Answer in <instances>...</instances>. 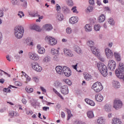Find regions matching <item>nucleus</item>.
<instances>
[{"instance_id":"obj_59","label":"nucleus","mask_w":124,"mask_h":124,"mask_svg":"<svg viewBox=\"0 0 124 124\" xmlns=\"http://www.w3.org/2000/svg\"><path fill=\"white\" fill-rule=\"evenodd\" d=\"M124 66V63H123V62H120L119 63V67H123Z\"/></svg>"},{"instance_id":"obj_39","label":"nucleus","mask_w":124,"mask_h":124,"mask_svg":"<svg viewBox=\"0 0 124 124\" xmlns=\"http://www.w3.org/2000/svg\"><path fill=\"white\" fill-rule=\"evenodd\" d=\"M51 61V58L49 56H46L45 59H43L44 62H49Z\"/></svg>"},{"instance_id":"obj_15","label":"nucleus","mask_w":124,"mask_h":124,"mask_svg":"<svg viewBox=\"0 0 124 124\" xmlns=\"http://www.w3.org/2000/svg\"><path fill=\"white\" fill-rule=\"evenodd\" d=\"M37 48L38 49V54L43 55V54L45 53V48L43 47H41V46L40 45H38L37 46Z\"/></svg>"},{"instance_id":"obj_11","label":"nucleus","mask_w":124,"mask_h":124,"mask_svg":"<svg viewBox=\"0 0 124 124\" xmlns=\"http://www.w3.org/2000/svg\"><path fill=\"white\" fill-rule=\"evenodd\" d=\"M105 53L108 59H110V58H112L114 54H113V51L110 49V48L107 47L105 49Z\"/></svg>"},{"instance_id":"obj_22","label":"nucleus","mask_w":124,"mask_h":124,"mask_svg":"<svg viewBox=\"0 0 124 124\" xmlns=\"http://www.w3.org/2000/svg\"><path fill=\"white\" fill-rule=\"evenodd\" d=\"M95 98L96 101L101 102L103 100V96L101 94H97L95 96Z\"/></svg>"},{"instance_id":"obj_4","label":"nucleus","mask_w":124,"mask_h":124,"mask_svg":"<svg viewBox=\"0 0 124 124\" xmlns=\"http://www.w3.org/2000/svg\"><path fill=\"white\" fill-rule=\"evenodd\" d=\"M45 39L48 44L51 46H54L57 44V40L52 36H47Z\"/></svg>"},{"instance_id":"obj_50","label":"nucleus","mask_w":124,"mask_h":124,"mask_svg":"<svg viewBox=\"0 0 124 124\" xmlns=\"http://www.w3.org/2000/svg\"><path fill=\"white\" fill-rule=\"evenodd\" d=\"M3 92L4 93H10L11 91H10V89L8 88H4Z\"/></svg>"},{"instance_id":"obj_19","label":"nucleus","mask_w":124,"mask_h":124,"mask_svg":"<svg viewBox=\"0 0 124 124\" xmlns=\"http://www.w3.org/2000/svg\"><path fill=\"white\" fill-rule=\"evenodd\" d=\"M43 29L46 31H50L53 29V26L51 24H46L43 26Z\"/></svg>"},{"instance_id":"obj_62","label":"nucleus","mask_w":124,"mask_h":124,"mask_svg":"<svg viewBox=\"0 0 124 124\" xmlns=\"http://www.w3.org/2000/svg\"><path fill=\"white\" fill-rule=\"evenodd\" d=\"M3 16V12L2 10H0V17Z\"/></svg>"},{"instance_id":"obj_23","label":"nucleus","mask_w":124,"mask_h":124,"mask_svg":"<svg viewBox=\"0 0 124 124\" xmlns=\"http://www.w3.org/2000/svg\"><path fill=\"white\" fill-rule=\"evenodd\" d=\"M85 101L87 104H89L91 106H94L95 105V103H94V102H93V100H90V99H85Z\"/></svg>"},{"instance_id":"obj_42","label":"nucleus","mask_w":124,"mask_h":124,"mask_svg":"<svg viewBox=\"0 0 124 124\" xmlns=\"http://www.w3.org/2000/svg\"><path fill=\"white\" fill-rule=\"evenodd\" d=\"M68 6H73V1L72 0H66Z\"/></svg>"},{"instance_id":"obj_5","label":"nucleus","mask_w":124,"mask_h":124,"mask_svg":"<svg viewBox=\"0 0 124 124\" xmlns=\"http://www.w3.org/2000/svg\"><path fill=\"white\" fill-rule=\"evenodd\" d=\"M113 108H115L116 110H119L123 107V102L120 99H115L113 102Z\"/></svg>"},{"instance_id":"obj_47","label":"nucleus","mask_w":124,"mask_h":124,"mask_svg":"<svg viewBox=\"0 0 124 124\" xmlns=\"http://www.w3.org/2000/svg\"><path fill=\"white\" fill-rule=\"evenodd\" d=\"M77 7L76 6L73 7L71 10L73 11V13H76L77 14H78V11H77Z\"/></svg>"},{"instance_id":"obj_16","label":"nucleus","mask_w":124,"mask_h":124,"mask_svg":"<svg viewBox=\"0 0 124 124\" xmlns=\"http://www.w3.org/2000/svg\"><path fill=\"white\" fill-rule=\"evenodd\" d=\"M63 52L64 55L67 57H73L74 56L73 53H72V52H71V50L67 49V48H64Z\"/></svg>"},{"instance_id":"obj_14","label":"nucleus","mask_w":124,"mask_h":124,"mask_svg":"<svg viewBox=\"0 0 124 124\" xmlns=\"http://www.w3.org/2000/svg\"><path fill=\"white\" fill-rule=\"evenodd\" d=\"M55 69L58 74H60V75L63 74V67L61 66H57L56 67Z\"/></svg>"},{"instance_id":"obj_29","label":"nucleus","mask_w":124,"mask_h":124,"mask_svg":"<svg viewBox=\"0 0 124 124\" xmlns=\"http://www.w3.org/2000/svg\"><path fill=\"white\" fill-rule=\"evenodd\" d=\"M98 21L99 22V23H102L104 22V21H105V16L104 15H101L99 17Z\"/></svg>"},{"instance_id":"obj_61","label":"nucleus","mask_w":124,"mask_h":124,"mask_svg":"<svg viewBox=\"0 0 124 124\" xmlns=\"http://www.w3.org/2000/svg\"><path fill=\"white\" fill-rule=\"evenodd\" d=\"M40 88L41 91H42V92H43L44 93H46V90L44 89V88L41 87Z\"/></svg>"},{"instance_id":"obj_8","label":"nucleus","mask_w":124,"mask_h":124,"mask_svg":"<svg viewBox=\"0 0 124 124\" xmlns=\"http://www.w3.org/2000/svg\"><path fill=\"white\" fill-rule=\"evenodd\" d=\"M71 70L70 68L67 67V66H63V74H64L65 76L66 77H69L71 75Z\"/></svg>"},{"instance_id":"obj_31","label":"nucleus","mask_w":124,"mask_h":124,"mask_svg":"<svg viewBox=\"0 0 124 124\" xmlns=\"http://www.w3.org/2000/svg\"><path fill=\"white\" fill-rule=\"evenodd\" d=\"M112 85L114 88H120L121 87V85L120 84V82L117 81H114L112 82Z\"/></svg>"},{"instance_id":"obj_63","label":"nucleus","mask_w":124,"mask_h":124,"mask_svg":"<svg viewBox=\"0 0 124 124\" xmlns=\"http://www.w3.org/2000/svg\"><path fill=\"white\" fill-rule=\"evenodd\" d=\"M98 58L99 60H100V61H101V62H104V58L99 57V56H98Z\"/></svg>"},{"instance_id":"obj_21","label":"nucleus","mask_w":124,"mask_h":124,"mask_svg":"<svg viewBox=\"0 0 124 124\" xmlns=\"http://www.w3.org/2000/svg\"><path fill=\"white\" fill-rule=\"evenodd\" d=\"M78 22V17L77 16H73L69 19V23L70 24H76Z\"/></svg>"},{"instance_id":"obj_13","label":"nucleus","mask_w":124,"mask_h":124,"mask_svg":"<svg viewBox=\"0 0 124 124\" xmlns=\"http://www.w3.org/2000/svg\"><path fill=\"white\" fill-rule=\"evenodd\" d=\"M61 93L62 94H68V87L67 85H64L61 87Z\"/></svg>"},{"instance_id":"obj_20","label":"nucleus","mask_w":124,"mask_h":124,"mask_svg":"<svg viewBox=\"0 0 124 124\" xmlns=\"http://www.w3.org/2000/svg\"><path fill=\"white\" fill-rule=\"evenodd\" d=\"M24 43H26L27 45L29 46H33V43L32 42V40L31 38H28L27 39L24 41Z\"/></svg>"},{"instance_id":"obj_48","label":"nucleus","mask_w":124,"mask_h":124,"mask_svg":"<svg viewBox=\"0 0 124 124\" xmlns=\"http://www.w3.org/2000/svg\"><path fill=\"white\" fill-rule=\"evenodd\" d=\"M66 32L69 34H70V33H71V32H72V30H71V29L70 28V27H68L66 29Z\"/></svg>"},{"instance_id":"obj_34","label":"nucleus","mask_w":124,"mask_h":124,"mask_svg":"<svg viewBox=\"0 0 124 124\" xmlns=\"http://www.w3.org/2000/svg\"><path fill=\"white\" fill-rule=\"evenodd\" d=\"M57 20H59V21H62L63 20V15L62 14L59 13L57 16Z\"/></svg>"},{"instance_id":"obj_35","label":"nucleus","mask_w":124,"mask_h":124,"mask_svg":"<svg viewBox=\"0 0 124 124\" xmlns=\"http://www.w3.org/2000/svg\"><path fill=\"white\" fill-rule=\"evenodd\" d=\"M74 50L78 54H81L82 53V50L79 46H76Z\"/></svg>"},{"instance_id":"obj_12","label":"nucleus","mask_w":124,"mask_h":124,"mask_svg":"<svg viewBox=\"0 0 124 124\" xmlns=\"http://www.w3.org/2000/svg\"><path fill=\"white\" fill-rule=\"evenodd\" d=\"M91 50L92 51V53L96 56V57H99V49L96 48V47H91Z\"/></svg>"},{"instance_id":"obj_38","label":"nucleus","mask_w":124,"mask_h":124,"mask_svg":"<svg viewBox=\"0 0 124 124\" xmlns=\"http://www.w3.org/2000/svg\"><path fill=\"white\" fill-rule=\"evenodd\" d=\"M33 29L36 31H41V29H40V27L37 25H35L33 26Z\"/></svg>"},{"instance_id":"obj_24","label":"nucleus","mask_w":124,"mask_h":124,"mask_svg":"<svg viewBox=\"0 0 124 124\" xmlns=\"http://www.w3.org/2000/svg\"><path fill=\"white\" fill-rule=\"evenodd\" d=\"M112 124H123V123L119 119L115 118L112 119Z\"/></svg>"},{"instance_id":"obj_2","label":"nucleus","mask_w":124,"mask_h":124,"mask_svg":"<svg viewBox=\"0 0 124 124\" xmlns=\"http://www.w3.org/2000/svg\"><path fill=\"white\" fill-rule=\"evenodd\" d=\"M24 28L21 26H18L15 28V35L16 38L20 39L24 35Z\"/></svg>"},{"instance_id":"obj_17","label":"nucleus","mask_w":124,"mask_h":124,"mask_svg":"<svg viewBox=\"0 0 124 124\" xmlns=\"http://www.w3.org/2000/svg\"><path fill=\"white\" fill-rule=\"evenodd\" d=\"M52 55L54 56H59L60 55V48H52L51 50Z\"/></svg>"},{"instance_id":"obj_56","label":"nucleus","mask_w":124,"mask_h":124,"mask_svg":"<svg viewBox=\"0 0 124 124\" xmlns=\"http://www.w3.org/2000/svg\"><path fill=\"white\" fill-rule=\"evenodd\" d=\"M89 3L92 5H93L94 4V1L93 0H89Z\"/></svg>"},{"instance_id":"obj_54","label":"nucleus","mask_w":124,"mask_h":124,"mask_svg":"<svg viewBox=\"0 0 124 124\" xmlns=\"http://www.w3.org/2000/svg\"><path fill=\"white\" fill-rule=\"evenodd\" d=\"M25 77L27 79V81L28 82H30V81L31 80V77H30V76H29L28 75L26 76V77Z\"/></svg>"},{"instance_id":"obj_33","label":"nucleus","mask_w":124,"mask_h":124,"mask_svg":"<svg viewBox=\"0 0 124 124\" xmlns=\"http://www.w3.org/2000/svg\"><path fill=\"white\" fill-rule=\"evenodd\" d=\"M39 17L38 19L36 20V22H40V19H43V16H40V15H38V13H36L33 15V17Z\"/></svg>"},{"instance_id":"obj_64","label":"nucleus","mask_w":124,"mask_h":124,"mask_svg":"<svg viewBox=\"0 0 124 124\" xmlns=\"http://www.w3.org/2000/svg\"><path fill=\"white\" fill-rule=\"evenodd\" d=\"M22 101L23 104H26V103H27V100H26L25 99H22Z\"/></svg>"},{"instance_id":"obj_32","label":"nucleus","mask_w":124,"mask_h":124,"mask_svg":"<svg viewBox=\"0 0 124 124\" xmlns=\"http://www.w3.org/2000/svg\"><path fill=\"white\" fill-rule=\"evenodd\" d=\"M104 109L107 112H110L111 111V105H106L104 106Z\"/></svg>"},{"instance_id":"obj_27","label":"nucleus","mask_w":124,"mask_h":124,"mask_svg":"<svg viewBox=\"0 0 124 124\" xmlns=\"http://www.w3.org/2000/svg\"><path fill=\"white\" fill-rule=\"evenodd\" d=\"M84 29L87 32L92 31H93V28L90 24H86L84 27Z\"/></svg>"},{"instance_id":"obj_6","label":"nucleus","mask_w":124,"mask_h":124,"mask_svg":"<svg viewBox=\"0 0 124 124\" xmlns=\"http://www.w3.org/2000/svg\"><path fill=\"white\" fill-rule=\"evenodd\" d=\"M31 66L34 70L37 72H41L42 71V67L39 66V64L35 62L31 63Z\"/></svg>"},{"instance_id":"obj_52","label":"nucleus","mask_w":124,"mask_h":124,"mask_svg":"<svg viewBox=\"0 0 124 124\" xmlns=\"http://www.w3.org/2000/svg\"><path fill=\"white\" fill-rule=\"evenodd\" d=\"M49 107H43V110L44 111H47V110H49Z\"/></svg>"},{"instance_id":"obj_58","label":"nucleus","mask_w":124,"mask_h":124,"mask_svg":"<svg viewBox=\"0 0 124 124\" xmlns=\"http://www.w3.org/2000/svg\"><path fill=\"white\" fill-rule=\"evenodd\" d=\"M104 10H105V11H110V8L108 7H106L104 8Z\"/></svg>"},{"instance_id":"obj_30","label":"nucleus","mask_w":124,"mask_h":124,"mask_svg":"<svg viewBox=\"0 0 124 124\" xmlns=\"http://www.w3.org/2000/svg\"><path fill=\"white\" fill-rule=\"evenodd\" d=\"M114 55L116 61L117 62H121V55H120V54L115 52Z\"/></svg>"},{"instance_id":"obj_44","label":"nucleus","mask_w":124,"mask_h":124,"mask_svg":"<svg viewBox=\"0 0 124 124\" xmlns=\"http://www.w3.org/2000/svg\"><path fill=\"white\" fill-rule=\"evenodd\" d=\"M93 10V7L92 6H89L88 7L87 9H86V12H92Z\"/></svg>"},{"instance_id":"obj_46","label":"nucleus","mask_w":124,"mask_h":124,"mask_svg":"<svg viewBox=\"0 0 124 124\" xmlns=\"http://www.w3.org/2000/svg\"><path fill=\"white\" fill-rule=\"evenodd\" d=\"M17 16H18L19 18H22V17H24V16H25V15L24 14V13H23V12L20 11L18 12Z\"/></svg>"},{"instance_id":"obj_49","label":"nucleus","mask_w":124,"mask_h":124,"mask_svg":"<svg viewBox=\"0 0 124 124\" xmlns=\"http://www.w3.org/2000/svg\"><path fill=\"white\" fill-rule=\"evenodd\" d=\"M56 8L57 11H60L61 10V6L59 4H57L56 5Z\"/></svg>"},{"instance_id":"obj_36","label":"nucleus","mask_w":124,"mask_h":124,"mask_svg":"<svg viewBox=\"0 0 124 124\" xmlns=\"http://www.w3.org/2000/svg\"><path fill=\"white\" fill-rule=\"evenodd\" d=\"M53 91L54 93H56V94H57V95H58V96H59V97H60V98H61V99H63V97H62V94H61V93H60L59 92H58L57 90L53 88Z\"/></svg>"},{"instance_id":"obj_9","label":"nucleus","mask_w":124,"mask_h":124,"mask_svg":"<svg viewBox=\"0 0 124 124\" xmlns=\"http://www.w3.org/2000/svg\"><path fill=\"white\" fill-rule=\"evenodd\" d=\"M29 57L30 59L33 61H38L39 60V56L35 53L30 52L29 53Z\"/></svg>"},{"instance_id":"obj_10","label":"nucleus","mask_w":124,"mask_h":124,"mask_svg":"<svg viewBox=\"0 0 124 124\" xmlns=\"http://www.w3.org/2000/svg\"><path fill=\"white\" fill-rule=\"evenodd\" d=\"M108 66L111 70H115L116 68V62L114 60H110L108 62Z\"/></svg>"},{"instance_id":"obj_40","label":"nucleus","mask_w":124,"mask_h":124,"mask_svg":"<svg viewBox=\"0 0 124 124\" xmlns=\"http://www.w3.org/2000/svg\"><path fill=\"white\" fill-rule=\"evenodd\" d=\"M63 81L69 86H71V85H72V82H71V81L68 79H63Z\"/></svg>"},{"instance_id":"obj_3","label":"nucleus","mask_w":124,"mask_h":124,"mask_svg":"<svg viewBox=\"0 0 124 124\" xmlns=\"http://www.w3.org/2000/svg\"><path fill=\"white\" fill-rule=\"evenodd\" d=\"M92 89L95 93H99L103 90V86L100 82H96L93 84Z\"/></svg>"},{"instance_id":"obj_57","label":"nucleus","mask_w":124,"mask_h":124,"mask_svg":"<svg viewBox=\"0 0 124 124\" xmlns=\"http://www.w3.org/2000/svg\"><path fill=\"white\" fill-rule=\"evenodd\" d=\"M33 81H34V82H36H36H38V78H36V77H34V78H33Z\"/></svg>"},{"instance_id":"obj_53","label":"nucleus","mask_w":124,"mask_h":124,"mask_svg":"<svg viewBox=\"0 0 124 124\" xmlns=\"http://www.w3.org/2000/svg\"><path fill=\"white\" fill-rule=\"evenodd\" d=\"M20 2H22V4H23V5L27 4V2L26 1V0H20Z\"/></svg>"},{"instance_id":"obj_26","label":"nucleus","mask_w":124,"mask_h":124,"mask_svg":"<svg viewBox=\"0 0 124 124\" xmlns=\"http://www.w3.org/2000/svg\"><path fill=\"white\" fill-rule=\"evenodd\" d=\"M97 123L98 124H105V119L103 117H99L97 120Z\"/></svg>"},{"instance_id":"obj_43","label":"nucleus","mask_w":124,"mask_h":124,"mask_svg":"<svg viewBox=\"0 0 124 124\" xmlns=\"http://www.w3.org/2000/svg\"><path fill=\"white\" fill-rule=\"evenodd\" d=\"M25 90L27 93H32L33 92V88L26 87Z\"/></svg>"},{"instance_id":"obj_7","label":"nucleus","mask_w":124,"mask_h":124,"mask_svg":"<svg viewBox=\"0 0 124 124\" xmlns=\"http://www.w3.org/2000/svg\"><path fill=\"white\" fill-rule=\"evenodd\" d=\"M124 72V66L119 67V69H116L115 70V74L119 79H123V75H124V73L123 72Z\"/></svg>"},{"instance_id":"obj_55","label":"nucleus","mask_w":124,"mask_h":124,"mask_svg":"<svg viewBox=\"0 0 124 124\" xmlns=\"http://www.w3.org/2000/svg\"><path fill=\"white\" fill-rule=\"evenodd\" d=\"M33 113V112H32V111H27L26 112V114L27 115H32Z\"/></svg>"},{"instance_id":"obj_28","label":"nucleus","mask_w":124,"mask_h":124,"mask_svg":"<svg viewBox=\"0 0 124 124\" xmlns=\"http://www.w3.org/2000/svg\"><path fill=\"white\" fill-rule=\"evenodd\" d=\"M87 117L89 119H93L94 117V114H93V111H88L87 112Z\"/></svg>"},{"instance_id":"obj_41","label":"nucleus","mask_w":124,"mask_h":124,"mask_svg":"<svg viewBox=\"0 0 124 124\" xmlns=\"http://www.w3.org/2000/svg\"><path fill=\"white\" fill-rule=\"evenodd\" d=\"M87 44L90 47V48H92V47H94L93 46V45H94V43L92 41H89L87 42Z\"/></svg>"},{"instance_id":"obj_18","label":"nucleus","mask_w":124,"mask_h":124,"mask_svg":"<svg viewBox=\"0 0 124 124\" xmlns=\"http://www.w3.org/2000/svg\"><path fill=\"white\" fill-rule=\"evenodd\" d=\"M9 117H10V118H13V117H19V113L11 110L9 112Z\"/></svg>"},{"instance_id":"obj_1","label":"nucleus","mask_w":124,"mask_h":124,"mask_svg":"<svg viewBox=\"0 0 124 124\" xmlns=\"http://www.w3.org/2000/svg\"><path fill=\"white\" fill-rule=\"evenodd\" d=\"M97 67L103 76L106 77L108 75V69L107 68V66L103 63L100 62H98L97 63Z\"/></svg>"},{"instance_id":"obj_25","label":"nucleus","mask_w":124,"mask_h":124,"mask_svg":"<svg viewBox=\"0 0 124 124\" xmlns=\"http://www.w3.org/2000/svg\"><path fill=\"white\" fill-rule=\"evenodd\" d=\"M83 76L84 77V79L85 80H87V81H89V80H91L92 79V75H90L88 73H85L83 74Z\"/></svg>"},{"instance_id":"obj_60","label":"nucleus","mask_w":124,"mask_h":124,"mask_svg":"<svg viewBox=\"0 0 124 124\" xmlns=\"http://www.w3.org/2000/svg\"><path fill=\"white\" fill-rule=\"evenodd\" d=\"M116 0L117 1H119V2H120V3H121V4H124L123 0Z\"/></svg>"},{"instance_id":"obj_37","label":"nucleus","mask_w":124,"mask_h":124,"mask_svg":"<svg viewBox=\"0 0 124 124\" xmlns=\"http://www.w3.org/2000/svg\"><path fill=\"white\" fill-rule=\"evenodd\" d=\"M100 25H99V24H96L94 26V30L96 31H99L100 30Z\"/></svg>"},{"instance_id":"obj_51","label":"nucleus","mask_w":124,"mask_h":124,"mask_svg":"<svg viewBox=\"0 0 124 124\" xmlns=\"http://www.w3.org/2000/svg\"><path fill=\"white\" fill-rule=\"evenodd\" d=\"M61 117L62 119H64V118H65V113L64 112L62 111L61 112Z\"/></svg>"},{"instance_id":"obj_45","label":"nucleus","mask_w":124,"mask_h":124,"mask_svg":"<svg viewBox=\"0 0 124 124\" xmlns=\"http://www.w3.org/2000/svg\"><path fill=\"white\" fill-rule=\"evenodd\" d=\"M108 21L109 24H110V25H111V26L114 25V24H115V23L114 22V20L112 18H109Z\"/></svg>"}]
</instances>
